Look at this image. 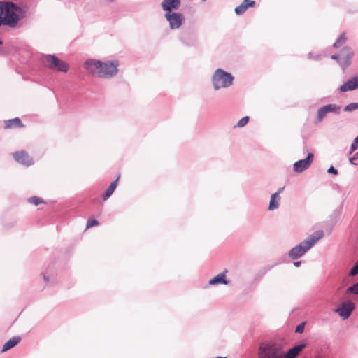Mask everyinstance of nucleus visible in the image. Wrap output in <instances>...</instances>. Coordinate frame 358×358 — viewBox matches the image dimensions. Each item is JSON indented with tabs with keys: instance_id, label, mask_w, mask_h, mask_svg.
I'll return each instance as SVG.
<instances>
[{
	"instance_id": "obj_3",
	"label": "nucleus",
	"mask_w": 358,
	"mask_h": 358,
	"mask_svg": "<svg viewBox=\"0 0 358 358\" xmlns=\"http://www.w3.org/2000/svg\"><path fill=\"white\" fill-rule=\"evenodd\" d=\"M324 236V232L321 230L317 231L310 235L307 239L294 247L289 252V257L292 259H296L303 256L308 250H310L315 243Z\"/></svg>"
},
{
	"instance_id": "obj_41",
	"label": "nucleus",
	"mask_w": 358,
	"mask_h": 358,
	"mask_svg": "<svg viewBox=\"0 0 358 358\" xmlns=\"http://www.w3.org/2000/svg\"><path fill=\"white\" fill-rule=\"evenodd\" d=\"M357 261H358V259H357Z\"/></svg>"
},
{
	"instance_id": "obj_25",
	"label": "nucleus",
	"mask_w": 358,
	"mask_h": 358,
	"mask_svg": "<svg viewBox=\"0 0 358 358\" xmlns=\"http://www.w3.org/2000/svg\"><path fill=\"white\" fill-rule=\"evenodd\" d=\"M346 293H353L356 295H358V282L354 284L352 286L348 287L346 290Z\"/></svg>"
},
{
	"instance_id": "obj_14",
	"label": "nucleus",
	"mask_w": 358,
	"mask_h": 358,
	"mask_svg": "<svg viewBox=\"0 0 358 358\" xmlns=\"http://www.w3.org/2000/svg\"><path fill=\"white\" fill-rule=\"evenodd\" d=\"M255 5V1L243 0L242 3L235 8L234 11L237 15H242L248 8H253Z\"/></svg>"
},
{
	"instance_id": "obj_35",
	"label": "nucleus",
	"mask_w": 358,
	"mask_h": 358,
	"mask_svg": "<svg viewBox=\"0 0 358 358\" xmlns=\"http://www.w3.org/2000/svg\"><path fill=\"white\" fill-rule=\"evenodd\" d=\"M331 58L333 59H338L339 58L341 59V55H332Z\"/></svg>"
},
{
	"instance_id": "obj_32",
	"label": "nucleus",
	"mask_w": 358,
	"mask_h": 358,
	"mask_svg": "<svg viewBox=\"0 0 358 358\" xmlns=\"http://www.w3.org/2000/svg\"><path fill=\"white\" fill-rule=\"evenodd\" d=\"M304 330V324H301L299 325H298L296 328V333H302Z\"/></svg>"
},
{
	"instance_id": "obj_6",
	"label": "nucleus",
	"mask_w": 358,
	"mask_h": 358,
	"mask_svg": "<svg viewBox=\"0 0 358 358\" xmlns=\"http://www.w3.org/2000/svg\"><path fill=\"white\" fill-rule=\"evenodd\" d=\"M43 61L44 64L52 70L64 73L69 71V67L68 64L66 62L59 59L55 55H46L43 57Z\"/></svg>"
},
{
	"instance_id": "obj_12",
	"label": "nucleus",
	"mask_w": 358,
	"mask_h": 358,
	"mask_svg": "<svg viewBox=\"0 0 358 358\" xmlns=\"http://www.w3.org/2000/svg\"><path fill=\"white\" fill-rule=\"evenodd\" d=\"M24 124L19 117L6 120L3 121V128L5 129L23 128Z\"/></svg>"
},
{
	"instance_id": "obj_29",
	"label": "nucleus",
	"mask_w": 358,
	"mask_h": 358,
	"mask_svg": "<svg viewBox=\"0 0 358 358\" xmlns=\"http://www.w3.org/2000/svg\"><path fill=\"white\" fill-rule=\"evenodd\" d=\"M357 148H358V136L355 138V139L354 140L353 143L351 145L350 153L352 154Z\"/></svg>"
},
{
	"instance_id": "obj_28",
	"label": "nucleus",
	"mask_w": 358,
	"mask_h": 358,
	"mask_svg": "<svg viewBox=\"0 0 358 358\" xmlns=\"http://www.w3.org/2000/svg\"><path fill=\"white\" fill-rule=\"evenodd\" d=\"M97 225H99V222L96 220L92 218L88 220L87 222L86 229H87Z\"/></svg>"
},
{
	"instance_id": "obj_23",
	"label": "nucleus",
	"mask_w": 358,
	"mask_h": 358,
	"mask_svg": "<svg viewBox=\"0 0 358 358\" xmlns=\"http://www.w3.org/2000/svg\"><path fill=\"white\" fill-rule=\"evenodd\" d=\"M306 345L305 343H301L300 345H296L294 348H291L292 351L295 353V355L297 356L298 354L301 352L305 348Z\"/></svg>"
},
{
	"instance_id": "obj_7",
	"label": "nucleus",
	"mask_w": 358,
	"mask_h": 358,
	"mask_svg": "<svg viewBox=\"0 0 358 358\" xmlns=\"http://www.w3.org/2000/svg\"><path fill=\"white\" fill-rule=\"evenodd\" d=\"M12 156L17 163L23 166H30L34 164V159L24 150L13 152Z\"/></svg>"
},
{
	"instance_id": "obj_20",
	"label": "nucleus",
	"mask_w": 358,
	"mask_h": 358,
	"mask_svg": "<svg viewBox=\"0 0 358 358\" xmlns=\"http://www.w3.org/2000/svg\"><path fill=\"white\" fill-rule=\"evenodd\" d=\"M119 178H120V176L117 178V179L115 181H113L110 185L108 188L106 189L105 194L103 195V199L104 201L107 200L112 195L113 192L115 191V188L117 187V185Z\"/></svg>"
},
{
	"instance_id": "obj_24",
	"label": "nucleus",
	"mask_w": 358,
	"mask_h": 358,
	"mask_svg": "<svg viewBox=\"0 0 358 358\" xmlns=\"http://www.w3.org/2000/svg\"><path fill=\"white\" fill-rule=\"evenodd\" d=\"M306 345L305 343H301L300 345H296L294 348H291L292 351L295 353V355L297 356L298 354L301 352L305 348Z\"/></svg>"
},
{
	"instance_id": "obj_16",
	"label": "nucleus",
	"mask_w": 358,
	"mask_h": 358,
	"mask_svg": "<svg viewBox=\"0 0 358 358\" xmlns=\"http://www.w3.org/2000/svg\"><path fill=\"white\" fill-rule=\"evenodd\" d=\"M180 4V0H164L162 3V8L171 13L172 9H176Z\"/></svg>"
},
{
	"instance_id": "obj_17",
	"label": "nucleus",
	"mask_w": 358,
	"mask_h": 358,
	"mask_svg": "<svg viewBox=\"0 0 358 358\" xmlns=\"http://www.w3.org/2000/svg\"><path fill=\"white\" fill-rule=\"evenodd\" d=\"M228 272L227 270H224L222 273L218 274L215 277L210 280L209 284L214 285L216 284H224L227 285L229 282L225 279L226 273Z\"/></svg>"
},
{
	"instance_id": "obj_9",
	"label": "nucleus",
	"mask_w": 358,
	"mask_h": 358,
	"mask_svg": "<svg viewBox=\"0 0 358 358\" xmlns=\"http://www.w3.org/2000/svg\"><path fill=\"white\" fill-rule=\"evenodd\" d=\"M313 154L308 153L306 159L297 161L294 164V171L296 173H301L304 170L307 169L313 162Z\"/></svg>"
},
{
	"instance_id": "obj_15",
	"label": "nucleus",
	"mask_w": 358,
	"mask_h": 358,
	"mask_svg": "<svg viewBox=\"0 0 358 358\" xmlns=\"http://www.w3.org/2000/svg\"><path fill=\"white\" fill-rule=\"evenodd\" d=\"M336 106L334 104H329L320 108L317 111V120L321 122L328 113L334 112Z\"/></svg>"
},
{
	"instance_id": "obj_5",
	"label": "nucleus",
	"mask_w": 358,
	"mask_h": 358,
	"mask_svg": "<svg viewBox=\"0 0 358 358\" xmlns=\"http://www.w3.org/2000/svg\"><path fill=\"white\" fill-rule=\"evenodd\" d=\"M234 78L229 73L222 69H217L213 77V83L214 88L218 90L222 87H227L232 84Z\"/></svg>"
},
{
	"instance_id": "obj_2",
	"label": "nucleus",
	"mask_w": 358,
	"mask_h": 358,
	"mask_svg": "<svg viewBox=\"0 0 358 358\" xmlns=\"http://www.w3.org/2000/svg\"><path fill=\"white\" fill-rule=\"evenodd\" d=\"M84 66L90 73H96L102 78L112 77L118 71L117 61L102 62L99 60H87L84 63Z\"/></svg>"
},
{
	"instance_id": "obj_8",
	"label": "nucleus",
	"mask_w": 358,
	"mask_h": 358,
	"mask_svg": "<svg viewBox=\"0 0 358 358\" xmlns=\"http://www.w3.org/2000/svg\"><path fill=\"white\" fill-rule=\"evenodd\" d=\"M165 17L169 22L170 27L172 29L179 28L184 20L183 15L178 13H167L165 15Z\"/></svg>"
},
{
	"instance_id": "obj_4",
	"label": "nucleus",
	"mask_w": 358,
	"mask_h": 358,
	"mask_svg": "<svg viewBox=\"0 0 358 358\" xmlns=\"http://www.w3.org/2000/svg\"><path fill=\"white\" fill-rule=\"evenodd\" d=\"M259 358H284L280 348L273 343H262L258 352Z\"/></svg>"
},
{
	"instance_id": "obj_31",
	"label": "nucleus",
	"mask_w": 358,
	"mask_h": 358,
	"mask_svg": "<svg viewBox=\"0 0 358 358\" xmlns=\"http://www.w3.org/2000/svg\"><path fill=\"white\" fill-rule=\"evenodd\" d=\"M296 357V355L292 349L289 350L285 355V358H295Z\"/></svg>"
},
{
	"instance_id": "obj_10",
	"label": "nucleus",
	"mask_w": 358,
	"mask_h": 358,
	"mask_svg": "<svg viewBox=\"0 0 358 358\" xmlns=\"http://www.w3.org/2000/svg\"><path fill=\"white\" fill-rule=\"evenodd\" d=\"M354 309V303L352 301H346L343 302L341 307L337 308L335 311L343 319H347L350 317Z\"/></svg>"
},
{
	"instance_id": "obj_11",
	"label": "nucleus",
	"mask_w": 358,
	"mask_h": 358,
	"mask_svg": "<svg viewBox=\"0 0 358 358\" xmlns=\"http://www.w3.org/2000/svg\"><path fill=\"white\" fill-rule=\"evenodd\" d=\"M358 88V75L351 78L347 82L344 83L341 87V92H345L352 91Z\"/></svg>"
},
{
	"instance_id": "obj_21",
	"label": "nucleus",
	"mask_w": 358,
	"mask_h": 358,
	"mask_svg": "<svg viewBox=\"0 0 358 358\" xmlns=\"http://www.w3.org/2000/svg\"><path fill=\"white\" fill-rule=\"evenodd\" d=\"M347 41V37L345 36V34L343 33L342 34L339 38L336 40V41L334 43V46L335 48H339L343 44H344Z\"/></svg>"
},
{
	"instance_id": "obj_38",
	"label": "nucleus",
	"mask_w": 358,
	"mask_h": 358,
	"mask_svg": "<svg viewBox=\"0 0 358 358\" xmlns=\"http://www.w3.org/2000/svg\"><path fill=\"white\" fill-rule=\"evenodd\" d=\"M106 2H108V3H111L113 2L114 0H105Z\"/></svg>"
},
{
	"instance_id": "obj_40",
	"label": "nucleus",
	"mask_w": 358,
	"mask_h": 358,
	"mask_svg": "<svg viewBox=\"0 0 358 358\" xmlns=\"http://www.w3.org/2000/svg\"><path fill=\"white\" fill-rule=\"evenodd\" d=\"M217 358H222V357H217Z\"/></svg>"
},
{
	"instance_id": "obj_27",
	"label": "nucleus",
	"mask_w": 358,
	"mask_h": 358,
	"mask_svg": "<svg viewBox=\"0 0 358 358\" xmlns=\"http://www.w3.org/2000/svg\"><path fill=\"white\" fill-rule=\"evenodd\" d=\"M249 121V117L245 116L244 117L241 118L237 123L236 127H243L245 126Z\"/></svg>"
},
{
	"instance_id": "obj_37",
	"label": "nucleus",
	"mask_w": 358,
	"mask_h": 358,
	"mask_svg": "<svg viewBox=\"0 0 358 358\" xmlns=\"http://www.w3.org/2000/svg\"><path fill=\"white\" fill-rule=\"evenodd\" d=\"M43 275V280L46 282H49V278L45 275V274H42Z\"/></svg>"
},
{
	"instance_id": "obj_18",
	"label": "nucleus",
	"mask_w": 358,
	"mask_h": 358,
	"mask_svg": "<svg viewBox=\"0 0 358 358\" xmlns=\"http://www.w3.org/2000/svg\"><path fill=\"white\" fill-rule=\"evenodd\" d=\"M21 341V338L20 336H14L8 340L3 345L2 348V352H6L15 345H17L20 341Z\"/></svg>"
},
{
	"instance_id": "obj_36",
	"label": "nucleus",
	"mask_w": 358,
	"mask_h": 358,
	"mask_svg": "<svg viewBox=\"0 0 358 358\" xmlns=\"http://www.w3.org/2000/svg\"><path fill=\"white\" fill-rule=\"evenodd\" d=\"M301 264V261H299V262H295L294 263V265L295 266H296V267H299V266H300Z\"/></svg>"
},
{
	"instance_id": "obj_30",
	"label": "nucleus",
	"mask_w": 358,
	"mask_h": 358,
	"mask_svg": "<svg viewBox=\"0 0 358 358\" xmlns=\"http://www.w3.org/2000/svg\"><path fill=\"white\" fill-rule=\"evenodd\" d=\"M358 273V261L356 262L355 265L351 269L349 275L351 276L356 275Z\"/></svg>"
},
{
	"instance_id": "obj_39",
	"label": "nucleus",
	"mask_w": 358,
	"mask_h": 358,
	"mask_svg": "<svg viewBox=\"0 0 358 358\" xmlns=\"http://www.w3.org/2000/svg\"><path fill=\"white\" fill-rule=\"evenodd\" d=\"M0 44H1V41H0Z\"/></svg>"
},
{
	"instance_id": "obj_34",
	"label": "nucleus",
	"mask_w": 358,
	"mask_h": 358,
	"mask_svg": "<svg viewBox=\"0 0 358 358\" xmlns=\"http://www.w3.org/2000/svg\"><path fill=\"white\" fill-rule=\"evenodd\" d=\"M357 159H358V152H356V153L353 155V157H352L351 158H350V163H351V164H355V163L353 162V161H354V160H357Z\"/></svg>"
},
{
	"instance_id": "obj_1",
	"label": "nucleus",
	"mask_w": 358,
	"mask_h": 358,
	"mask_svg": "<svg viewBox=\"0 0 358 358\" xmlns=\"http://www.w3.org/2000/svg\"><path fill=\"white\" fill-rule=\"evenodd\" d=\"M25 17L22 8L10 1H0V24L15 27Z\"/></svg>"
},
{
	"instance_id": "obj_26",
	"label": "nucleus",
	"mask_w": 358,
	"mask_h": 358,
	"mask_svg": "<svg viewBox=\"0 0 358 358\" xmlns=\"http://www.w3.org/2000/svg\"><path fill=\"white\" fill-rule=\"evenodd\" d=\"M356 109H358V103H352L345 106L344 110L350 112Z\"/></svg>"
},
{
	"instance_id": "obj_22",
	"label": "nucleus",
	"mask_w": 358,
	"mask_h": 358,
	"mask_svg": "<svg viewBox=\"0 0 358 358\" xmlns=\"http://www.w3.org/2000/svg\"><path fill=\"white\" fill-rule=\"evenodd\" d=\"M29 202L34 206H38L41 203H45V201L40 197L34 196L29 199Z\"/></svg>"
},
{
	"instance_id": "obj_13",
	"label": "nucleus",
	"mask_w": 358,
	"mask_h": 358,
	"mask_svg": "<svg viewBox=\"0 0 358 358\" xmlns=\"http://www.w3.org/2000/svg\"><path fill=\"white\" fill-rule=\"evenodd\" d=\"M354 53L350 48L345 47L341 53V64L346 66L349 65L350 59L353 57Z\"/></svg>"
},
{
	"instance_id": "obj_33",
	"label": "nucleus",
	"mask_w": 358,
	"mask_h": 358,
	"mask_svg": "<svg viewBox=\"0 0 358 358\" xmlns=\"http://www.w3.org/2000/svg\"><path fill=\"white\" fill-rule=\"evenodd\" d=\"M328 173H332L334 175H337L338 174V171L333 166H331L329 169H328Z\"/></svg>"
},
{
	"instance_id": "obj_19",
	"label": "nucleus",
	"mask_w": 358,
	"mask_h": 358,
	"mask_svg": "<svg viewBox=\"0 0 358 358\" xmlns=\"http://www.w3.org/2000/svg\"><path fill=\"white\" fill-rule=\"evenodd\" d=\"M280 197L279 196V193L276 192L271 195L270 203L268 206L269 210H273L278 208L279 206V201H280Z\"/></svg>"
}]
</instances>
